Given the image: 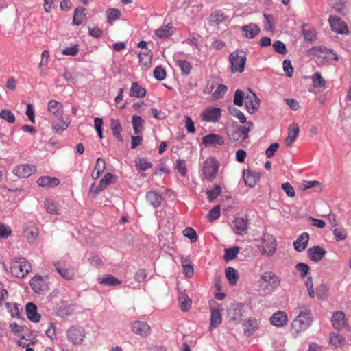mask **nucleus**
Returning <instances> with one entry per match:
<instances>
[{
  "label": "nucleus",
  "mask_w": 351,
  "mask_h": 351,
  "mask_svg": "<svg viewBox=\"0 0 351 351\" xmlns=\"http://www.w3.org/2000/svg\"><path fill=\"white\" fill-rule=\"evenodd\" d=\"M243 307L241 305H235L231 307L228 312L230 319L236 322L241 321L243 316Z\"/></svg>",
  "instance_id": "25"
},
{
  "label": "nucleus",
  "mask_w": 351,
  "mask_h": 351,
  "mask_svg": "<svg viewBox=\"0 0 351 351\" xmlns=\"http://www.w3.org/2000/svg\"><path fill=\"white\" fill-rule=\"evenodd\" d=\"M26 314L28 319L34 323L38 322L40 319V315L37 313V307L32 302L26 304Z\"/></svg>",
  "instance_id": "30"
},
{
  "label": "nucleus",
  "mask_w": 351,
  "mask_h": 351,
  "mask_svg": "<svg viewBox=\"0 0 351 351\" xmlns=\"http://www.w3.org/2000/svg\"><path fill=\"white\" fill-rule=\"evenodd\" d=\"M309 240V234L307 232L302 233L297 239L293 242L294 248L297 252H302L306 248Z\"/></svg>",
  "instance_id": "28"
},
{
  "label": "nucleus",
  "mask_w": 351,
  "mask_h": 351,
  "mask_svg": "<svg viewBox=\"0 0 351 351\" xmlns=\"http://www.w3.org/2000/svg\"><path fill=\"white\" fill-rule=\"evenodd\" d=\"M243 178L245 185L250 188H253L259 180L260 174L250 169H244L243 171Z\"/></svg>",
  "instance_id": "19"
},
{
  "label": "nucleus",
  "mask_w": 351,
  "mask_h": 351,
  "mask_svg": "<svg viewBox=\"0 0 351 351\" xmlns=\"http://www.w3.org/2000/svg\"><path fill=\"white\" fill-rule=\"evenodd\" d=\"M241 30L243 36L248 39L254 38L261 32L259 27L254 23H250L242 27Z\"/></svg>",
  "instance_id": "23"
},
{
  "label": "nucleus",
  "mask_w": 351,
  "mask_h": 351,
  "mask_svg": "<svg viewBox=\"0 0 351 351\" xmlns=\"http://www.w3.org/2000/svg\"><path fill=\"white\" fill-rule=\"evenodd\" d=\"M312 322L313 317L308 310L300 312L291 323V334L297 336L300 332L306 330Z\"/></svg>",
  "instance_id": "2"
},
{
  "label": "nucleus",
  "mask_w": 351,
  "mask_h": 351,
  "mask_svg": "<svg viewBox=\"0 0 351 351\" xmlns=\"http://www.w3.org/2000/svg\"><path fill=\"white\" fill-rule=\"evenodd\" d=\"M183 234L185 237L188 238L192 243H195L197 241V234L192 228L188 227L185 228L183 230Z\"/></svg>",
  "instance_id": "56"
},
{
  "label": "nucleus",
  "mask_w": 351,
  "mask_h": 351,
  "mask_svg": "<svg viewBox=\"0 0 351 351\" xmlns=\"http://www.w3.org/2000/svg\"><path fill=\"white\" fill-rule=\"evenodd\" d=\"M85 337L86 331L83 327L72 326L66 330V337L72 345H81Z\"/></svg>",
  "instance_id": "8"
},
{
  "label": "nucleus",
  "mask_w": 351,
  "mask_h": 351,
  "mask_svg": "<svg viewBox=\"0 0 351 351\" xmlns=\"http://www.w3.org/2000/svg\"><path fill=\"white\" fill-rule=\"evenodd\" d=\"M99 282L106 285H117L120 284V281L112 276H106L99 279Z\"/></svg>",
  "instance_id": "51"
},
{
  "label": "nucleus",
  "mask_w": 351,
  "mask_h": 351,
  "mask_svg": "<svg viewBox=\"0 0 351 351\" xmlns=\"http://www.w3.org/2000/svg\"><path fill=\"white\" fill-rule=\"evenodd\" d=\"M228 136L229 137V139L232 141H234V142H237L239 141H243L242 137L241 136L239 131L237 127L230 129L228 131Z\"/></svg>",
  "instance_id": "55"
},
{
  "label": "nucleus",
  "mask_w": 351,
  "mask_h": 351,
  "mask_svg": "<svg viewBox=\"0 0 351 351\" xmlns=\"http://www.w3.org/2000/svg\"><path fill=\"white\" fill-rule=\"evenodd\" d=\"M110 129L112 132L113 136L117 139L118 141L122 142L123 138L121 136L122 125L118 119H110Z\"/></svg>",
  "instance_id": "32"
},
{
  "label": "nucleus",
  "mask_w": 351,
  "mask_h": 351,
  "mask_svg": "<svg viewBox=\"0 0 351 351\" xmlns=\"http://www.w3.org/2000/svg\"><path fill=\"white\" fill-rule=\"evenodd\" d=\"M146 95V90L141 87L138 82H135L132 84L130 90V95L132 97H143Z\"/></svg>",
  "instance_id": "34"
},
{
  "label": "nucleus",
  "mask_w": 351,
  "mask_h": 351,
  "mask_svg": "<svg viewBox=\"0 0 351 351\" xmlns=\"http://www.w3.org/2000/svg\"><path fill=\"white\" fill-rule=\"evenodd\" d=\"M29 284L32 290L36 293H43L48 289L46 280L41 276L32 278Z\"/></svg>",
  "instance_id": "15"
},
{
  "label": "nucleus",
  "mask_w": 351,
  "mask_h": 351,
  "mask_svg": "<svg viewBox=\"0 0 351 351\" xmlns=\"http://www.w3.org/2000/svg\"><path fill=\"white\" fill-rule=\"evenodd\" d=\"M58 273L64 279L71 280L74 278V271L72 267H66L63 262L58 261L54 263Z\"/></svg>",
  "instance_id": "16"
},
{
  "label": "nucleus",
  "mask_w": 351,
  "mask_h": 351,
  "mask_svg": "<svg viewBox=\"0 0 351 351\" xmlns=\"http://www.w3.org/2000/svg\"><path fill=\"white\" fill-rule=\"evenodd\" d=\"M225 17L219 13H214L210 16V25L215 28H219L220 25L224 21Z\"/></svg>",
  "instance_id": "47"
},
{
  "label": "nucleus",
  "mask_w": 351,
  "mask_h": 351,
  "mask_svg": "<svg viewBox=\"0 0 351 351\" xmlns=\"http://www.w3.org/2000/svg\"><path fill=\"white\" fill-rule=\"evenodd\" d=\"M106 21L108 24H112V22L115 20L120 19L121 14V12L114 8L107 9L106 12Z\"/></svg>",
  "instance_id": "39"
},
{
  "label": "nucleus",
  "mask_w": 351,
  "mask_h": 351,
  "mask_svg": "<svg viewBox=\"0 0 351 351\" xmlns=\"http://www.w3.org/2000/svg\"><path fill=\"white\" fill-rule=\"evenodd\" d=\"M8 311L10 313L12 317H19L22 308H21L16 303L8 302L6 303Z\"/></svg>",
  "instance_id": "44"
},
{
  "label": "nucleus",
  "mask_w": 351,
  "mask_h": 351,
  "mask_svg": "<svg viewBox=\"0 0 351 351\" xmlns=\"http://www.w3.org/2000/svg\"><path fill=\"white\" fill-rule=\"evenodd\" d=\"M130 327L133 333L142 337H146L150 334V326L145 322L140 320L131 322Z\"/></svg>",
  "instance_id": "11"
},
{
  "label": "nucleus",
  "mask_w": 351,
  "mask_h": 351,
  "mask_svg": "<svg viewBox=\"0 0 351 351\" xmlns=\"http://www.w3.org/2000/svg\"><path fill=\"white\" fill-rule=\"evenodd\" d=\"M173 34V26L169 23L155 31V34L160 38H167Z\"/></svg>",
  "instance_id": "37"
},
{
  "label": "nucleus",
  "mask_w": 351,
  "mask_h": 351,
  "mask_svg": "<svg viewBox=\"0 0 351 351\" xmlns=\"http://www.w3.org/2000/svg\"><path fill=\"white\" fill-rule=\"evenodd\" d=\"M295 268L298 270V272H300V274L301 277L304 278L306 276L309 271V267L307 264L304 263H299L295 265Z\"/></svg>",
  "instance_id": "63"
},
{
  "label": "nucleus",
  "mask_w": 351,
  "mask_h": 351,
  "mask_svg": "<svg viewBox=\"0 0 351 351\" xmlns=\"http://www.w3.org/2000/svg\"><path fill=\"white\" fill-rule=\"evenodd\" d=\"M202 143L205 147L222 145L224 143V138L217 134H209L203 137Z\"/></svg>",
  "instance_id": "17"
},
{
  "label": "nucleus",
  "mask_w": 351,
  "mask_h": 351,
  "mask_svg": "<svg viewBox=\"0 0 351 351\" xmlns=\"http://www.w3.org/2000/svg\"><path fill=\"white\" fill-rule=\"evenodd\" d=\"M281 282V278L272 271H265L260 277V285L264 290H274Z\"/></svg>",
  "instance_id": "7"
},
{
  "label": "nucleus",
  "mask_w": 351,
  "mask_h": 351,
  "mask_svg": "<svg viewBox=\"0 0 351 351\" xmlns=\"http://www.w3.org/2000/svg\"><path fill=\"white\" fill-rule=\"evenodd\" d=\"M10 269L16 278H23L32 271V265L25 258H19L11 261Z\"/></svg>",
  "instance_id": "4"
},
{
  "label": "nucleus",
  "mask_w": 351,
  "mask_h": 351,
  "mask_svg": "<svg viewBox=\"0 0 351 351\" xmlns=\"http://www.w3.org/2000/svg\"><path fill=\"white\" fill-rule=\"evenodd\" d=\"M138 57H139V62L143 66H145L146 67L149 66V64H151V60H152V53L149 51L146 50L144 52H140L138 54Z\"/></svg>",
  "instance_id": "48"
},
{
  "label": "nucleus",
  "mask_w": 351,
  "mask_h": 351,
  "mask_svg": "<svg viewBox=\"0 0 351 351\" xmlns=\"http://www.w3.org/2000/svg\"><path fill=\"white\" fill-rule=\"evenodd\" d=\"M178 300L182 311H188L191 308L192 301L184 291H179Z\"/></svg>",
  "instance_id": "29"
},
{
  "label": "nucleus",
  "mask_w": 351,
  "mask_h": 351,
  "mask_svg": "<svg viewBox=\"0 0 351 351\" xmlns=\"http://www.w3.org/2000/svg\"><path fill=\"white\" fill-rule=\"evenodd\" d=\"M146 197L147 200L154 207L159 206L163 199L162 197L159 193L154 191H149L147 193Z\"/></svg>",
  "instance_id": "40"
},
{
  "label": "nucleus",
  "mask_w": 351,
  "mask_h": 351,
  "mask_svg": "<svg viewBox=\"0 0 351 351\" xmlns=\"http://www.w3.org/2000/svg\"><path fill=\"white\" fill-rule=\"evenodd\" d=\"M243 102H245L246 110L250 114H254L260 106V99L254 93L250 91L249 94L244 96V93L237 89L234 93V104L241 106Z\"/></svg>",
  "instance_id": "1"
},
{
  "label": "nucleus",
  "mask_w": 351,
  "mask_h": 351,
  "mask_svg": "<svg viewBox=\"0 0 351 351\" xmlns=\"http://www.w3.org/2000/svg\"><path fill=\"white\" fill-rule=\"evenodd\" d=\"M226 276L231 285H235L237 284L239 276L235 269L228 267L226 269Z\"/></svg>",
  "instance_id": "45"
},
{
  "label": "nucleus",
  "mask_w": 351,
  "mask_h": 351,
  "mask_svg": "<svg viewBox=\"0 0 351 351\" xmlns=\"http://www.w3.org/2000/svg\"><path fill=\"white\" fill-rule=\"evenodd\" d=\"M135 166L138 170L145 171L151 168L152 165L145 158H138L135 160Z\"/></svg>",
  "instance_id": "53"
},
{
  "label": "nucleus",
  "mask_w": 351,
  "mask_h": 351,
  "mask_svg": "<svg viewBox=\"0 0 351 351\" xmlns=\"http://www.w3.org/2000/svg\"><path fill=\"white\" fill-rule=\"evenodd\" d=\"M79 51V48L77 45H73L69 47H65L62 51V53L65 56H75Z\"/></svg>",
  "instance_id": "59"
},
{
  "label": "nucleus",
  "mask_w": 351,
  "mask_h": 351,
  "mask_svg": "<svg viewBox=\"0 0 351 351\" xmlns=\"http://www.w3.org/2000/svg\"><path fill=\"white\" fill-rule=\"evenodd\" d=\"M331 29L339 34H348L349 32L346 23L339 17L330 16L328 19Z\"/></svg>",
  "instance_id": "13"
},
{
  "label": "nucleus",
  "mask_w": 351,
  "mask_h": 351,
  "mask_svg": "<svg viewBox=\"0 0 351 351\" xmlns=\"http://www.w3.org/2000/svg\"><path fill=\"white\" fill-rule=\"evenodd\" d=\"M181 264L185 276L187 278H191L194 273V269L191 259L187 257L182 256Z\"/></svg>",
  "instance_id": "33"
},
{
  "label": "nucleus",
  "mask_w": 351,
  "mask_h": 351,
  "mask_svg": "<svg viewBox=\"0 0 351 351\" xmlns=\"http://www.w3.org/2000/svg\"><path fill=\"white\" fill-rule=\"evenodd\" d=\"M38 236V230L34 224H30L24 231V237L29 242L34 241Z\"/></svg>",
  "instance_id": "35"
},
{
  "label": "nucleus",
  "mask_w": 351,
  "mask_h": 351,
  "mask_svg": "<svg viewBox=\"0 0 351 351\" xmlns=\"http://www.w3.org/2000/svg\"><path fill=\"white\" fill-rule=\"evenodd\" d=\"M300 132L299 126L297 123H293L288 128V136L285 140V143L287 147H290L296 138L298 137Z\"/></svg>",
  "instance_id": "21"
},
{
  "label": "nucleus",
  "mask_w": 351,
  "mask_h": 351,
  "mask_svg": "<svg viewBox=\"0 0 351 351\" xmlns=\"http://www.w3.org/2000/svg\"><path fill=\"white\" fill-rule=\"evenodd\" d=\"M176 169L180 173L182 177L186 176L187 171L186 164L184 160L178 159L176 160Z\"/></svg>",
  "instance_id": "62"
},
{
  "label": "nucleus",
  "mask_w": 351,
  "mask_h": 351,
  "mask_svg": "<svg viewBox=\"0 0 351 351\" xmlns=\"http://www.w3.org/2000/svg\"><path fill=\"white\" fill-rule=\"evenodd\" d=\"M71 122V119L69 116H56L51 123L52 130L56 133H61L69 128Z\"/></svg>",
  "instance_id": "12"
},
{
  "label": "nucleus",
  "mask_w": 351,
  "mask_h": 351,
  "mask_svg": "<svg viewBox=\"0 0 351 351\" xmlns=\"http://www.w3.org/2000/svg\"><path fill=\"white\" fill-rule=\"evenodd\" d=\"M244 332L247 335H251L258 328V324L255 319H248L244 322Z\"/></svg>",
  "instance_id": "41"
},
{
  "label": "nucleus",
  "mask_w": 351,
  "mask_h": 351,
  "mask_svg": "<svg viewBox=\"0 0 351 351\" xmlns=\"http://www.w3.org/2000/svg\"><path fill=\"white\" fill-rule=\"evenodd\" d=\"M86 9L84 8H78L75 10L73 18V24L80 25L86 18Z\"/></svg>",
  "instance_id": "38"
},
{
  "label": "nucleus",
  "mask_w": 351,
  "mask_h": 351,
  "mask_svg": "<svg viewBox=\"0 0 351 351\" xmlns=\"http://www.w3.org/2000/svg\"><path fill=\"white\" fill-rule=\"evenodd\" d=\"M326 253V250L320 246H314L309 248L307 251L308 257L314 262L321 261L324 257Z\"/></svg>",
  "instance_id": "22"
},
{
  "label": "nucleus",
  "mask_w": 351,
  "mask_h": 351,
  "mask_svg": "<svg viewBox=\"0 0 351 351\" xmlns=\"http://www.w3.org/2000/svg\"><path fill=\"white\" fill-rule=\"evenodd\" d=\"M227 90V87L223 84H218L216 90L213 93V96L215 99H219L223 96Z\"/></svg>",
  "instance_id": "64"
},
{
  "label": "nucleus",
  "mask_w": 351,
  "mask_h": 351,
  "mask_svg": "<svg viewBox=\"0 0 351 351\" xmlns=\"http://www.w3.org/2000/svg\"><path fill=\"white\" fill-rule=\"evenodd\" d=\"M332 232L337 241H343L347 238V232L342 228H336L333 230Z\"/></svg>",
  "instance_id": "58"
},
{
  "label": "nucleus",
  "mask_w": 351,
  "mask_h": 351,
  "mask_svg": "<svg viewBox=\"0 0 351 351\" xmlns=\"http://www.w3.org/2000/svg\"><path fill=\"white\" fill-rule=\"evenodd\" d=\"M46 211L51 215H58L59 208L58 204L51 199H47L45 202Z\"/></svg>",
  "instance_id": "42"
},
{
  "label": "nucleus",
  "mask_w": 351,
  "mask_h": 351,
  "mask_svg": "<svg viewBox=\"0 0 351 351\" xmlns=\"http://www.w3.org/2000/svg\"><path fill=\"white\" fill-rule=\"evenodd\" d=\"M154 76L158 81L163 80L166 77L165 70L161 66H156L154 71Z\"/></svg>",
  "instance_id": "61"
},
{
  "label": "nucleus",
  "mask_w": 351,
  "mask_h": 351,
  "mask_svg": "<svg viewBox=\"0 0 351 351\" xmlns=\"http://www.w3.org/2000/svg\"><path fill=\"white\" fill-rule=\"evenodd\" d=\"M239 248L238 247L226 249L224 254L225 260L230 261L235 258L237 254L239 253Z\"/></svg>",
  "instance_id": "57"
},
{
  "label": "nucleus",
  "mask_w": 351,
  "mask_h": 351,
  "mask_svg": "<svg viewBox=\"0 0 351 351\" xmlns=\"http://www.w3.org/2000/svg\"><path fill=\"white\" fill-rule=\"evenodd\" d=\"M221 311L222 308L217 304L216 308L214 306L210 307L211 317H210V326L217 327L221 323Z\"/></svg>",
  "instance_id": "24"
},
{
  "label": "nucleus",
  "mask_w": 351,
  "mask_h": 351,
  "mask_svg": "<svg viewBox=\"0 0 351 351\" xmlns=\"http://www.w3.org/2000/svg\"><path fill=\"white\" fill-rule=\"evenodd\" d=\"M270 322L276 327H283L288 322L287 314L284 311H278L271 316Z\"/></svg>",
  "instance_id": "18"
},
{
  "label": "nucleus",
  "mask_w": 351,
  "mask_h": 351,
  "mask_svg": "<svg viewBox=\"0 0 351 351\" xmlns=\"http://www.w3.org/2000/svg\"><path fill=\"white\" fill-rule=\"evenodd\" d=\"M331 322L335 329H342L346 326L345 314L342 311H337L334 313Z\"/></svg>",
  "instance_id": "26"
},
{
  "label": "nucleus",
  "mask_w": 351,
  "mask_h": 351,
  "mask_svg": "<svg viewBox=\"0 0 351 351\" xmlns=\"http://www.w3.org/2000/svg\"><path fill=\"white\" fill-rule=\"evenodd\" d=\"M220 213L221 206L220 205H217L209 211L207 215V218L209 221L212 222L219 217Z\"/></svg>",
  "instance_id": "52"
},
{
  "label": "nucleus",
  "mask_w": 351,
  "mask_h": 351,
  "mask_svg": "<svg viewBox=\"0 0 351 351\" xmlns=\"http://www.w3.org/2000/svg\"><path fill=\"white\" fill-rule=\"evenodd\" d=\"M200 116L202 119L206 122L217 123L221 117V109L217 107L208 106L202 110Z\"/></svg>",
  "instance_id": "9"
},
{
  "label": "nucleus",
  "mask_w": 351,
  "mask_h": 351,
  "mask_svg": "<svg viewBox=\"0 0 351 351\" xmlns=\"http://www.w3.org/2000/svg\"><path fill=\"white\" fill-rule=\"evenodd\" d=\"M47 110L54 117L64 114L62 104L54 99L49 100L47 104Z\"/></svg>",
  "instance_id": "27"
},
{
  "label": "nucleus",
  "mask_w": 351,
  "mask_h": 351,
  "mask_svg": "<svg viewBox=\"0 0 351 351\" xmlns=\"http://www.w3.org/2000/svg\"><path fill=\"white\" fill-rule=\"evenodd\" d=\"M246 59V55L242 51L237 50L230 53L229 60L232 73H242L244 71Z\"/></svg>",
  "instance_id": "6"
},
{
  "label": "nucleus",
  "mask_w": 351,
  "mask_h": 351,
  "mask_svg": "<svg viewBox=\"0 0 351 351\" xmlns=\"http://www.w3.org/2000/svg\"><path fill=\"white\" fill-rule=\"evenodd\" d=\"M313 86L315 88H325L326 82L319 73H315L312 76Z\"/></svg>",
  "instance_id": "50"
},
{
  "label": "nucleus",
  "mask_w": 351,
  "mask_h": 351,
  "mask_svg": "<svg viewBox=\"0 0 351 351\" xmlns=\"http://www.w3.org/2000/svg\"><path fill=\"white\" fill-rule=\"evenodd\" d=\"M176 63L183 75H187L190 73L192 65L189 61L185 60H176Z\"/></svg>",
  "instance_id": "46"
},
{
  "label": "nucleus",
  "mask_w": 351,
  "mask_h": 351,
  "mask_svg": "<svg viewBox=\"0 0 351 351\" xmlns=\"http://www.w3.org/2000/svg\"><path fill=\"white\" fill-rule=\"evenodd\" d=\"M37 184L40 187H55L60 184V180L56 178L43 176L38 179Z\"/></svg>",
  "instance_id": "31"
},
{
  "label": "nucleus",
  "mask_w": 351,
  "mask_h": 351,
  "mask_svg": "<svg viewBox=\"0 0 351 351\" xmlns=\"http://www.w3.org/2000/svg\"><path fill=\"white\" fill-rule=\"evenodd\" d=\"M206 193L208 201L213 202L221 193V189L219 185H215L212 189L206 190Z\"/></svg>",
  "instance_id": "49"
},
{
  "label": "nucleus",
  "mask_w": 351,
  "mask_h": 351,
  "mask_svg": "<svg viewBox=\"0 0 351 351\" xmlns=\"http://www.w3.org/2000/svg\"><path fill=\"white\" fill-rule=\"evenodd\" d=\"M36 171V166L29 164H21L16 166L13 173L19 178H27Z\"/></svg>",
  "instance_id": "14"
},
{
  "label": "nucleus",
  "mask_w": 351,
  "mask_h": 351,
  "mask_svg": "<svg viewBox=\"0 0 351 351\" xmlns=\"http://www.w3.org/2000/svg\"><path fill=\"white\" fill-rule=\"evenodd\" d=\"M0 117L9 123H13L15 121V116L10 110H2L0 112Z\"/></svg>",
  "instance_id": "54"
},
{
  "label": "nucleus",
  "mask_w": 351,
  "mask_h": 351,
  "mask_svg": "<svg viewBox=\"0 0 351 351\" xmlns=\"http://www.w3.org/2000/svg\"><path fill=\"white\" fill-rule=\"evenodd\" d=\"M248 220L247 217H237L234 221V232L237 234L243 235L247 233Z\"/></svg>",
  "instance_id": "20"
},
{
  "label": "nucleus",
  "mask_w": 351,
  "mask_h": 351,
  "mask_svg": "<svg viewBox=\"0 0 351 351\" xmlns=\"http://www.w3.org/2000/svg\"><path fill=\"white\" fill-rule=\"evenodd\" d=\"M264 18H265V23L264 27L265 29L267 32H273V22L274 19L271 15L264 14Z\"/></svg>",
  "instance_id": "60"
},
{
  "label": "nucleus",
  "mask_w": 351,
  "mask_h": 351,
  "mask_svg": "<svg viewBox=\"0 0 351 351\" xmlns=\"http://www.w3.org/2000/svg\"><path fill=\"white\" fill-rule=\"evenodd\" d=\"M345 339L340 335L332 333L330 338V343L335 348H341L345 344Z\"/></svg>",
  "instance_id": "43"
},
{
  "label": "nucleus",
  "mask_w": 351,
  "mask_h": 351,
  "mask_svg": "<svg viewBox=\"0 0 351 351\" xmlns=\"http://www.w3.org/2000/svg\"><path fill=\"white\" fill-rule=\"evenodd\" d=\"M116 180V176L110 173H106L104 178L100 180L98 186H95V184H93L90 188L89 193L93 194L95 197L100 191L106 189L109 184L114 183Z\"/></svg>",
  "instance_id": "10"
},
{
  "label": "nucleus",
  "mask_w": 351,
  "mask_h": 351,
  "mask_svg": "<svg viewBox=\"0 0 351 351\" xmlns=\"http://www.w3.org/2000/svg\"><path fill=\"white\" fill-rule=\"evenodd\" d=\"M219 168L218 161L213 157L206 159L202 165V179L213 181L217 176Z\"/></svg>",
  "instance_id": "5"
},
{
  "label": "nucleus",
  "mask_w": 351,
  "mask_h": 351,
  "mask_svg": "<svg viewBox=\"0 0 351 351\" xmlns=\"http://www.w3.org/2000/svg\"><path fill=\"white\" fill-rule=\"evenodd\" d=\"M258 241L257 247L261 255L271 257L275 254L277 243L272 234L265 233Z\"/></svg>",
  "instance_id": "3"
},
{
  "label": "nucleus",
  "mask_w": 351,
  "mask_h": 351,
  "mask_svg": "<svg viewBox=\"0 0 351 351\" xmlns=\"http://www.w3.org/2000/svg\"><path fill=\"white\" fill-rule=\"evenodd\" d=\"M145 121L138 115H133L132 117V124L135 134H139L143 130Z\"/></svg>",
  "instance_id": "36"
}]
</instances>
